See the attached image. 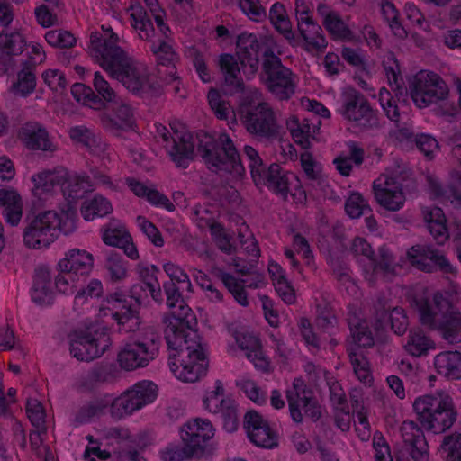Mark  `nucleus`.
<instances>
[{"instance_id": "1", "label": "nucleus", "mask_w": 461, "mask_h": 461, "mask_svg": "<svg viewBox=\"0 0 461 461\" xmlns=\"http://www.w3.org/2000/svg\"><path fill=\"white\" fill-rule=\"evenodd\" d=\"M154 301L171 309L164 333L169 350L168 365L175 375L194 383L205 375L208 359L197 332V320L179 290H149Z\"/></svg>"}, {"instance_id": "2", "label": "nucleus", "mask_w": 461, "mask_h": 461, "mask_svg": "<svg viewBox=\"0 0 461 461\" xmlns=\"http://www.w3.org/2000/svg\"><path fill=\"white\" fill-rule=\"evenodd\" d=\"M36 190L50 193L59 187L62 190L68 204L61 211H47L37 216L31 206V249L48 248L60 233L68 235L76 229L77 213L71 203L85 198L94 190L89 176L77 174L69 176L64 167L46 169L31 177Z\"/></svg>"}, {"instance_id": "3", "label": "nucleus", "mask_w": 461, "mask_h": 461, "mask_svg": "<svg viewBox=\"0 0 461 461\" xmlns=\"http://www.w3.org/2000/svg\"><path fill=\"white\" fill-rule=\"evenodd\" d=\"M104 32H93L90 35L89 51L100 66L133 95L140 98L161 95V85L152 79L148 69L129 58L118 45V35L111 27Z\"/></svg>"}, {"instance_id": "4", "label": "nucleus", "mask_w": 461, "mask_h": 461, "mask_svg": "<svg viewBox=\"0 0 461 461\" xmlns=\"http://www.w3.org/2000/svg\"><path fill=\"white\" fill-rule=\"evenodd\" d=\"M455 290H438L430 303L425 290H409L406 298L418 312L420 322L438 330L450 344L461 342V312L453 307Z\"/></svg>"}, {"instance_id": "5", "label": "nucleus", "mask_w": 461, "mask_h": 461, "mask_svg": "<svg viewBox=\"0 0 461 461\" xmlns=\"http://www.w3.org/2000/svg\"><path fill=\"white\" fill-rule=\"evenodd\" d=\"M131 24L138 32L141 40L149 42V50L153 54L158 66H164L169 68L172 84L174 85L175 94L184 97L180 94L181 81L176 76L175 61L177 59L176 51L174 48L173 32L166 23L163 15H155V24L148 11L140 4L131 5Z\"/></svg>"}, {"instance_id": "6", "label": "nucleus", "mask_w": 461, "mask_h": 461, "mask_svg": "<svg viewBox=\"0 0 461 461\" xmlns=\"http://www.w3.org/2000/svg\"><path fill=\"white\" fill-rule=\"evenodd\" d=\"M197 149L209 169L230 175L242 176L245 168L240 154L229 134L218 138L203 133L198 136Z\"/></svg>"}, {"instance_id": "7", "label": "nucleus", "mask_w": 461, "mask_h": 461, "mask_svg": "<svg viewBox=\"0 0 461 461\" xmlns=\"http://www.w3.org/2000/svg\"><path fill=\"white\" fill-rule=\"evenodd\" d=\"M413 409L421 425L434 433L446 431L456 419L452 398L443 392L416 399Z\"/></svg>"}, {"instance_id": "8", "label": "nucleus", "mask_w": 461, "mask_h": 461, "mask_svg": "<svg viewBox=\"0 0 461 461\" xmlns=\"http://www.w3.org/2000/svg\"><path fill=\"white\" fill-rule=\"evenodd\" d=\"M243 152L249 161L248 166L253 181L256 184H263L274 194L286 199L290 193V179L294 176L276 163H272L266 168L258 152L252 146L245 145Z\"/></svg>"}, {"instance_id": "9", "label": "nucleus", "mask_w": 461, "mask_h": 461, "mask_svg": "<svg viewBox=\"0 0 461 461\" xmlns=\"http://www.w3.org/2000/svg\"><path fill=\"white\" fill-rule=\"evenodd\" d=\"M351 250L355 255L363 256L368 261V269L365 271L366 275L370 276V278L383 277L390 280L401 269L393 253L385 245L380 246L377 254H375L366 239L356 237L352 240Z\"/></svg>"}, {"instance_id": "10", "label": "nucleus", "mask_w": 461, "mask_h": 461, "mask_svg": "<svg viewBox=\"0 0 461 461\" xmlns=\"http://www.w3.org/2000/svg\"><path fill=\"white\" fill-rule=\"evenodd\" d=\"M270 59L262 62L261 80L276 99L287 101L295 93L297 77L291 68L283 65L278 56H271Z\"/></svg>"}, {"instance_id": "11", "label": "nucleus", "mask_w": 461, "mask_h": 461, "mask_svg": "<svg viewBox=\"0 0 461 461\" xmlns=\"http://www.w3.org/2000/svg\"><path fill=\"white\" fill-rule=\"evenodd\" d=\"M111 345L104 327L90 326L70 335V353L80 361H92L100 357Z\"/></svg>"}, {"instance_id": "12", "label": "nucleus", "mask_w": 461, "mask_h": 461, "mask_svg": "<svg viewBox=\"0 0 461 461\" xmlns=\"http://www.w3.org/2000/svg\"><path fill=\"white\" fill-rule=\"evenodd\" d=\"M411 98L419 108H425L444 100L448 89L444 80L435 72L420 71L409 86Z\"/></svg>"}, {"instance_id": "13", "label": "nucleus", "mask_w": 461, "mask_h": 461, "mask_svg": "<svg viewBox=\"0 0 461 461\" xmlns=\"http://www.w3.org/2000/svg\"><path fill=\"white\" fill-rule=\"evenodd\" d=\"M294 11L302 48L312 54L324 52L328 41L321 27L313 20L310 7L303 0H295Z\"/></svg>"}, {"instance_id": "14", "label": "nucleus", "mask_w": 461, "mask_h": 461, "mask_svg": "<svg viewBox=\"0 0 461 461\" xmlns=\"http://www.w3.org/2000/svg\"><path fill=\"white\" fill-rule=\"evenodd\" d=\"M158 395V386L150 381H141L115 398L112 403V415L122 418L151 403Z\"/></svg>"}, {"instance_id": "15", "label": "nucleus", "mask_w": 461, "mask_h": 461, "mask_svg": "<svg viewBox=\"0 0 461 461\" xmlns=\"http://www.w3.org/2000/svg\"><path fill=\"white\" fill-rule=\"evenodd\" d=\"M94 258L92 254L78 249L68 250L64 258H61L58 267L59 273L55 276V288L60 285H68L85 279L93 268Z\"/></svg>"}, {"instance_id": "16", "label": "nucleus", "mask_w": 461, "mask_h": 461, "mask_svg": "<svg viewBox=\"0 0 461 461\" xmlns=\"http://www.w3.org/2000/svg\"><path fill=\"white\" fill-rule=\"evenodd\" d=\"M286 399L291 418L294 422H303V417L301 409L312 421H317L321 419V405L313 392L307 387L301 378L294 380L293 388L286 391Z\"/></svg>"}, {"instance_id": "17", "label": "nucleus", "mask_w": 461, "mask_h": 461, "mask_svg": "<svg viewBox=\"0 0 461 461\" xmlns=\"http://www.w3.org/2000/svg\"><path fill=\"white\" fill-rule=\"evenodd\" d=\"M157 132L166 143L171 160L178 167L186 168L194 152V141L193 135L186 131H177L172 128L171 133L167 127L158 124Z\"/></svg>"}, {"instance_id": "18", "label": "nucleus", "mask_w": 461, "mask_h": 461, "mask_svg": "<svg viewBox=\"0 0 461 461\" xmlns=\"http://www.w3.org/2000/svg\"><path fill=\"white\" fill-rule=\"evenodd\" d=\"M402 444L396 461H428V445L421 429L412 420H404L400 428Z\"/></svg>"}, {"instance_id": "19", "label": "nucleus", "mask_w": 461, "mask_h": 461, "mask_svg": "<svg viewBox=\"0 0 461 461\" xmlns=\"http://www.w3.org/2000/svg\"><path fill=\"white\" fill-rule=\"evenodd\" d=\"M341 113L356 127L371 128L377 123L375 113L368 100L354 88L344 92Z\"/></svg>"}, {"instance_id": "20", "label": "nucleus", "mask_w": 461, "mask_h": 461, "mask_svg": "<svg viewBox=\"0 0 461 461\" xmlns=\"http://www.w3.org/2000/svg\"><path fill=\"white\" fill-rule=\"evenodd\" d=\"M406 257L412 267L426 273H432L437 268L445 273L454 272L447 258L431 246L414 245L407 250Z\"/></svg>"}, {"instance_id": "21", "label": "nucleus", "mask_w": 461, "mask_h": 461, "mask_svg": "<svg viewBox=\"0 0 461 461\" xmlns=\"http://www.w3.org/2000/svg\"><path fill=\"white\" fill-rule=\"evenodd\" d=\"M214 436V429L209 420L194 419L183 425L181 438L187 445V450L196 458L203 456L205 443Z\"/></svg>"}, {"instance_id": "22", "label": "nucleus", "mask_w": 461, "mask_h": 461, "mask_svg": "<svg viewBox=\"0 0 461 461\" xmlns=\"http://www.w3.org/2000/svg\"><path fill=\"white\" fill-rule=\"evenodd\" d=\"M247 131L260 137H273L277 133L274 111L267 103L249 108L244 114Z\"/></svg>"}, {"instance_id": "23", "label": "nucleus", "mask_w": 461, "mask_h": 461, "mask_svg": "<svg viewBox=\"0 0 461 461\" xmlns=\"http://www.w3.org/2000/svg\"><path fill=\"white\" fill-rule=\"evenodd\" d=\"M373 192L376 202L387 211H399L404 204L402 185L393 177L379 176L373 183Z\"/></svg>"}, {"instance_id": "24", "label": "nucleus", "mask_w": 461, "mask_h": 461, "mask_svg": "<svg viewBox=\"0 0 461 461\" xmlns=\"http://www.w3.org/2000/svg\"><path fill=\"white\" fill-rule=\"evenodd\" d=\"M244 428L248 437L256 446L273 448L277 446V435L257 411H249L244 416Z\"/></svg>"}, {"instance_id": "25", "label": "nucleus", "mask_w": 461, "mask_h": 461, "mask_svg": "<svg viewBox=\"0 0 461 461\" xmlns=\"http://www.w3.org/2000/svg\"><path fill=\"white\" fill-rule=\"evenodd\" d=\"M238 48L240 50L242 58L249 66L257 70L258 63L270 60V57H276L274 49L266 41L258 40L253 33H241L238 38Z\"/></svg>"}, {"instance_id": "26", "label": "nucleus", "mask_w": 461, "mask_h": 461, "mask_svg": "<svg viewBox=\"0 0 461 461\" xmlns=\"http://www.w3.org/2000/svg\"><path fill=\"white\" fill-rule=\"evenodd\" d=\"M68 135L73 144L86 149L90 155L102 159L108 158V143L94 130L85 125H76L69 129Z\"/></svg>"}, {"instance_id": "27", "label": "nucleus", "mask_w": 461, "mask_h": 461, "mask_svg": "<svg viewBox=\"0 0 461 461\" xmlns=\"http://www.w3.org/2000/svg\"><path fill=\"white\" fill-rule=\"evenodd\" d=\"M317 12L331 40L342 42H352L356 40L354 32L338 12L330 10L325 4H320Z\"/></svg>"}, {"instance_id": "28", "label": "nucleus", "mask_w": 461, "mask_h": 461, "mask_svg": "<svg viewBox=\"0 0 461 461\" xmlns=\"http://www.w3.org/2000/svg\"><path fill=\"white\" fill-rule=\"evenodd\" d=\"M109 106L111 111L103 120L107 129L114 131H128L134 129L135 116L131 104L119 98Z\"/></svg>"}, {"instance_id": "29", "label": "nucleus", "mask_w": 461, "mask_h": 461, "mask_svg": "<svg viewBox=\"0 0 461 461\" xmlns=\"http://www.w3.org/2000/svg\"><path fill=\"white\" fill-rule=\"evenodd\" d=\"M398 100L393 95L383 88L379 93V103L387 118L393 122L398 128L395 132V138L400 141H414V134L408 126H400L401 113L397 104Z\"/></svg>"}, {"instance_id": "30", "label": "nucleus", "mask_w": 461, "mask_h": 461, "mask_svg": "<svg viewBox=\"0 0 461 461\" xmlns=\"http://www.w3.org/2000/svg\"><path fill=\"white\" fill-rule=\"evenodd\" d=\"M286 125L294 141L303 149H307L310 146L311 138L319 131L321 122H318V124H315L309 117L300 120L296 116H292Z\"/></svg>"}, {"instance_id": "31", "label": "nucleus", "mask_w": 461, "mask_h": 461, "mask_svg": "<svg viewBox=\"0 0 461 461\" xmlns=\"http://www.w3.org/2000/svg\"><path fill=\"white\" fill-rule=\"evenodd\" d=\"M156 357L147 354L144 349L133 341L127 343L118 354L120 366L125 370H134L144 367Z\"/></svg>"}, {"instance_id": "32", "label": "nucleus", "mask_w": 461, "mask_h": 461, "mask_svg": "<svg viewBox=\"0 0 461 461\" xmlns=\"http://www.w3.org/2000/svg\"><path fill=\"white\" fill-rule=\"evenodd\" d=\"M218 66L227 86L236 91L243 90L244 83L240 76V64L233 54H221L219 56Z\"/></svg>"}, {"instance_id": "33", "label": "nucleus", "mask_w": 461, "mask_h": 461, "mask_svg": "<svg viewBox=\"0 0 461 461\" xmlns=\"http://www.w3.org/2000/svg\"><path fill=\"white\" fill-rule=\"evenodd\" d=\"M428 230L436 242L444 244L449 239L447 219L443 210L439 207H432L427 210L424 214Z\"/></svg>"}, {"instance_id": "34", "label": "nucleus", "mask_w": 461, "mask_h": 461, "mask_svg": "<svg viewBox=\"0 0 461 461\" xmlns=\"http://www.w3.org/2000/svg\"><path fill=\"white\" fill-rule=\"evenodd\" d=\"M438 373L451 380L461 378V353L457 351H444L438 354L434 359Z\"/></svg>"}, {"instance_id": "35", "label": "nucleus", "mask_w": 461, "mask_h": 461, "mask_svg": "<svg viewBox=\"0 0 461 461\" xmlns=\"http://www.w3.org/2000/svg\"><path fill=\"white\" fill-rule=\"evenodd\" d=\"M0 208L8 223L17 225L22 217L21 197L14 189H0Z\"/></svg>"}, {"instance_id": "36", "label": "nucleus", "mask_w": 461, "mask_h": 461, "mask_svg": "<svg viewBox=\"0 0 461 461\" xmlns=\"http://www.w3.org/2000/svg\"><path fill=\"white\" fill-rule=\"evenodd\" d=\"M436 344L424 330L420 328L411 329L409 332L405 350L413 357L427 356L430 349H435Z\"/></svg>"}, {"instance_id": "37", "label": "nucleus", "mask_w": 461, "mask_h": 461, "mask_svg": "<svg viewBox=\"0 0 461 461\" xmlns=\"http://www.w3.org/2000/svg\"><path fill=\"white\" fill-rule=\"evenodd\" d=\"M80 211L84 220L90 221L110 214L113 212V206L107 198L95 194L92 199L82 203Z\"/></svg>"}, {"instance_id": "38", "label": "nucleus", "mask_w": 461, "mask_h": 461, "mask_svg": "<svg viewBox=\"0 0 461 461\" xmlns=\"http://www.w3.org/2000/svg\"><path fill=\"white\" fill-rule=\"evenodd\" d=\"M215 414H221L223 428L228 432H234L239 427L238 404L233 399H221L218 411H212Z\"/></svg>"}, {"instance_id": "39", "label": "nucleus", "mask_w": 461, "mask_h": 461, "mask_svg": "<svg viewBox=\"0 0 461 461\" xmlns=\"http://www.w3.org/2000/svg\"><path fill=\"white\" fill-rule=\"evenodd\" d=\"M348 321L354 343L359 348H372L375 345V339L366 321L355 317L348 318Z\"/></svg>"}, {"instance_id": "40", "label": "nucleus", "mask_w": 461, "mask_h": 461, "mask_svg": "<svg viewBox=\"0 0 461 461\" xmlns=\"http://www.w3.org/2000/svg\"><path fill=\"white\" fill-rule=\"evenodd\" d=\"M269 20L274 28L286 39L294 36L291 23L284 5L278 2L272 5L269 10Z\"/></svg>"}, {"instance_id": "41", "label": "nucleus", "mask_w": 461, "mask_h": 461, "mask_svg": "<svg viewBox=\"0 0 461 461\" xmlns=\"http://www.w3.org/2000/svg\"><path fill=\"white\" fill-rule=\"evenodd\" d=\"M113 400L111 396L105 395L89 401L80 408L77 419L80 422H86L93 417L103 414L109 406L112 409Z\"/></svg>"}, {"instance_id": "42", "label": "nucleus", "mask_w": 461, "mask_h": 461, "mask_svg": "<svg viewBox=\"0 0 461 461\" xmlns=\"http://www.w3.org/2000/svg\"><path fill=\"white\" fill-rule=\"evenodd\" d=\"M93 85L96 97L101 102L100 110L105 108L107 104L110 105L120 98L99 71H96L94 74Z\"/></svg>"}, {"instance_id": "43", "label": "nucleus", "mask_w": 461, "mask_h": 461, "mask_svg": "<svg viewBox=\"0 0 461 461\" xmlns=\"http://www.w3.org/2000/svg\"><path fill=\"white\" fill-rule=\"evenodd\" d=\"M113 317L125 332L134 331L140 324L138 311L126 301L119 311L113 313Z\"/></svg>"}, {"instance_id": "44", "label": "nucleus", "mask_w": 461, "mask_h": 461, "mask_svg": "<svg viewBox=\"0 0 461 461\" xmlns=\"http://www.w3.org/2000/svg\"><path fill=\"white\" fill-rule=\"evenodd\" d=\"M134 343L140 346L148 355L157 356L160 342V337L151 327H146L139 330L132 339Z\"/></svg>"}, {"instance_id": "45", "label": "nucleus", "mask_w": 461, "mask_h": 461, "mask_svg": "<svg viewBox=\"0 0 461 461\" xmlns=\"http://www.w3.org/2000/svg\"><path fill=\"white\" fill-rule=\"evenodd\" d=\"M381 13L384 19L389 23L390 28L396 36L403 38L407 35V31L402 26L400 20L399 11L392 2L388 0L382 1Z\"/></svg>"}, {"instance_id": "46", "label": "nucleus", "mask_w": 461, "mask_h": 461, "mask_svg": "<svg viewBox=\"0 0 461 461\" xmlns=\"http://www.w3.org/2000/svg\"><path fill=\"white\" fill-rule=\"evenodd\" d=\"M345 212L349 218L358 219L370 214L372 210L360 193L353 192L345 202Z\"/></svg>"}, {"instance_id": "47", "label": "nucleus", "mask_w": 461, "mask_h": 461, "mask_svg": "<svg viewBox=\"0 0 461 461\" xmlns=\"http://www.w3.org/2000/svg\"><path fill=\"white\" fill-rule=\"evenodd\" d=\"M116 367L113 365H102L92 368L86 375L84 384L94 387L98 384L110 383L115 379Z\"/></svg>"}, {"instance_id": "48", "label": "nucleus", "mask_w": 461, "mask_h": 461, "mask_svg": "<svg viewBox=\"0 0 461 461\" xmlns=\"http://www.w3.org/2000/svg\"><path fill=\"white\" fill-rule=\"evenodd\" d=\"M33 150H42L45 152H54L56 146L50 140L48 131L43 128H37L31 122V152ZM32 153H31V157Z\"/></svg>"}, {"instance_id": "49", "label": "nucleus", "mask_w": 461, "mask_h": 461, "mask_svg": "<svg viewBox=\"0 0 461 461\" xmlns=\"http://www.w3.org/2000/svg\"><path fill=\"white\" fill-rule=\"evenodd\" d=\"M446 461H461V433L445 436L438 448Z\"/></svg>"}, {"instance_id": "50", "label": "nucleus", "mask_w": 461, "mask_h": 461, "mask_svg": "<svg viewBox=\"0 0 461 461\" xmlns=\"http://www.w3.org/2000/svg\"><path fill=\"white\" fill-rule=\"evenodd\" d=\"M71 95L78 103L92 109L100 110L101 102L90 86L83 83H76L71 86Z\"/></svg>"}, {"instance_id": "51", "label": "nucleus", "mask_w": 461, "mask_h": 461, "mask_svg": "<svg viewBox=\"0 0 461 461\" xmlns=\"http://www.w3.org/2000/svg\"><path fill=\"white\" fill-rule=\"evenodd\" d=\"M46 41L52 47L69 49L76 45L74 34L66 30H51L45 34Z\"/></svg>"}, {"instance_id": "52", "label": "nucleus", "mask_w": 461, "mask_h": 461, "mask_svg": "<svg viewBox=\"0 0 461 461\" xmlns=\"http://www.w3.org/2000/svg\"><path fill=\"white\" fill-rule=\"evenodd\" d=\"M348 354L357 378L364 383L370 382L372 380V376L369 371V363L366 357H365L362 354H358L353 348H348Z\"/></svg>"}, {"instance_id": "53", "label": "nucleus", "mask_w": 461, "mask_h": 461, "mask_svg": "<svg viewBox=\"0 0 461 461\" xmlns=\"http://www.w3.org/2000/svg\"><path fill=\"white\" fill-rule=\"evenodd\" d=\"M140 280L146 285V288H161L158 276L160 269L155 265L140 263L136 268Z\"/></svg>"}, {"instance_id": "54", "label": "nucleus", "mask_w": 461, "mask_h": 461, "mask_svg": "<svg viewBox=\"0 0 461 461\" xmlns=\"http://www.w3.org/2000/svg\"><path fill=\"white\" fill-rule=\"evenodd\" d=\"M25 41L17 32L12 33L4 32L0 34V47L6 54H18L23 51Z\"/></svg>"}, {"instance_id": "55", "label": "nucleus", "mask_w": 461, "mask_h": 461, "mask_svg": "<svg viewBox=\"0 0 461 461\" xmlns=\"http://www.w3.org/2000/svg\"><path fill=\"white\" fill-rule=\"evenodd\" d=\"M45 418L46 413L42 404L37 400L33 404L31 402V424L36 428L32 434L39 438L40 443L43 442L41 436L46 434L47 430Z\"/></svg>"}, {"instance_id": "56", "label": "nucleus", "mask_w": 461, "mask_h": 461, "mask_svg": "<svg viewBox=\"0 0 461 461\" xmlns=\"http://www.w3.org/2000/svg\"><path fill=\"white\" fill-rule=\"evenodd\" d=\"M301 166L308 180L316 182L320 188L324 186V178L316 161L310 153L301 156Z\"/></svg>"}, {"instance_id": "57", "label": "nucleus", "mask_w": 461, "mask_h": 461, "mask_svg": "<svg viewBox=\"0 0 461 461\" xmlns=\"http://www.w3.org/2000/svg\"><path fill=\"white\" fill-rule=\"evenodd\" d=\"M131 239L129 232L122 227H111L110 225L102 230V240L108 246L120 248Z\"/></svg>"}, {"instance_id": "58", "label": "nucleus", "mask_w": 461, "mask_h": 461, "mask_svg": "<svg viewBox=\"0 0 461 461\" xmlns=\"http://www.w3.org/2000/svg\"><path fill=\"white\" fill-rule=\"evenodd\" d=\"M136 222L143 234L154 246L158 248L164 246L165 242L162 234L153 222L148 220L145 216H138Z\"/></svg>"}, {"instance_id": "59", "label": "nucleus", "mask_w": 461, "mask_h": 461, "mask_svg": "<svg viewBox=\"0 0 461 461\" xmlns=\"http://www.w3.org/2000/svg\"><path fill=\"white\" fill-rule=\"evenodd\" d=\"M207 100L211 109L219 120H228L229 106L216 88H212L207 94Z\"/></svg>"}, {"instance_id": "60", "label": "nucleus", "mask_w": 461, "mask_h": 461, "mask_svg": "<svg viewBox=\"0 0 461 461\" xmlns=\"http://www.w3.org/2000/svg\"><path fill=\"white\" fill-rule=\"evenodd\" d=\"M238 6L252 21L258 22L266 17V10L259 0H239Z\"/></svg>"}, {"instance_id": "61", "label": "nucleus", "mask_w": 461, "mask_h": 461, "mask_svg": "<svg viewBox=\"0 0 461 461\" xmlns=\"http://www.w3.org/2000/svg\"><path fill=\"white\" fill-rule=\"evenodd\" d=\"M127 261L120 255H112L107 260V270L113 281H121L127 276Z\"/></svg>"}, {"instance_id": "62", "label": "nucleus", "mask_w": 461, "mask_h": 461, "mask_svg": "<svg viewBox=\"0 0 461 461\" xmlns=\"http://www.w3.org/2000/svg\"><path fill=\"white\" fill-rule=\"evenodd\" d=\"M163 268L173 283V288H177V284H186V288H193L188 275L180 267L174 263L167 262L164 264Z\"/></svg>"}, {"instance_id": "63", "label": "nucleus", "mask_w": 461, "mask_h": 461, "mask_svg": "<svg viewBox=\"0 0 461 461\" xmlns=\"http://www.w3.org/2000/svg\"><path fill=\"white\" fill-rule=\"evenodd\" d=\"M192 64L196 75L203 83L212 81V73L208 67L204 55L199 50H195L192 57Z\"/></svg>"}, {"instance_id": "64", "label": "nucleus", "mask_w": 461, "mask_h": 461, "mask_svg": "<svg viewBox=\"0 0 461 461\" xmlns=\"http://www.w3.org/2000/svg\"><path fill=\"white\" fill-rule=\"evenodd\" d=\"M414 142L418 149L429 159L433 158L434 151L438 148L437 140L430 134H417Z\"/></svg>"}]
</instances>
